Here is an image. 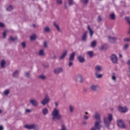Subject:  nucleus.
Masks as SVG:
<instances>
[{
	"label": "nucleus",
	"mask_w": 130,
	"mask_h": 130,
	"mask_svg": "<svg viewBox=\"0 0 130 130\" xmlns=\"http://www.w3.org/2000/svg\"><path fill=\"white\" fill-rule=\"evenodd\" d=\"M51 116L52 117V120L54 121L55 120H61L62 119V115L60 114L59 110L56 108H54L52 111Z\"/></svg>",
	"instance_id": "obj_1"
},
{
	"label": "nucleus",
	"mask_w": 130,
	"mask_h": 130,
	"mask_svg": "<svg viewBox=\"0 0 130 130\" xmlns=\"http://www.w3.org/2000/svg\"><path fill=\"white\" fill-rule=\"evenodd\" d=\"M113 119V117H112V114H108V117H104V123L106 127H107V128H109L110 124L111 123V121H112Z\"/></svg>",
	"instance_id": "obj_2"
},
{
	"label": "nucleus",
	"mask_w": 130,
	"mask_h": 130,
	"mask_svg": "<svg viewBox=\"0 0 130 130\" xmlns=\"http://www.w3.org/2000/svg\"><path fill=\"white\" fill-rule=\"evenodd\" d=\"M24 127L27 129L39 130V127L38 126V125L35 123L26 124L24 126Z\"/></svg>",
	"instance_id": "obj_3"
},
{
	"label": "nucleus",
	"mask_w": 130,
	"mask_h": 130,
	"mask_svg": "<svg viewBox=\"0 0 130 130\" xmlns=\"http://www.w3.org/2000/svg\"><path fill=\"white\" fill-rule=\"evenodd\" d=\"M50 102V97L48 94H46L44 98L41 101V104L43 106H45L47 104H48Z\"/></svg>",
	"instance_id": "obj_4"
},
{
	"label": "nucleus",
	"mask_w": 130,
	"mask_h": 130,
	"mask_svg": "<svg viewBox=\"0 0 130 130\" xmlns=\"http://www.w3.org/2000/svg\"><path fill=\"white\" fill-rule=\"evenodd\" d=\"M75 80L76 82H78L80 84H83L84 83V78L81 74H78L75 76Z\"/></svg>",
	"instance_id": "obj_5"
},
{
	"label": "nucleus",
	"mask_w": 130,
	"mask_h": 130,
	"mask_svg": "<svg viewBox=\"0 0 130 130\" xmlns=\"http://www.w3.org/2000/svg\"><path fill=\"white\" fill-rule=\"evenodd\" d=\"M90 89L94 92H99L100 91V86L97 84H92L90 87Z\"/></svg>",
	"instance_id": "obj_6"
},
{
	"label": "nucleus",
	"mask_w": 130,
	"mask_h": 130,
	"mask_svg": "<svg viewBox=\"0 0 130 130\" xmlns=\"http://www.w3.org/2000/svg\"><path fill=\"white\" fill-rule=\"evenodd\" d=\"M100 123H101V120H98L95 121L94 123L93 127H95L99 130L101 129V127H102V125Z\"/></svg>",
	"instance_id": "obj_7"
},
{
	"label": "nucleus",
	"mask_w": 130,
	"mask_h": 130,
	"mask_svg": "<svg viewBox=\"0 0 130 130\" xmlns=\"http://www.w3.org/2000/svg\"><path fill=\"white\" fill-rule=\"evenodd\" d=\"M117 125L121 128H126V126L124 124V122L121 119L117 120Z\"/></svg>",
	"instance_id": "obj_8"
},
{
	"label": "nucleus",
	"mask_w": 130,
	"mask_h": 130,
	"mask_svg": "<svg viewBox=\"0 0 130 130\" xmlns=\"http://www.w3.org/2000/svg\"><path fill=\"white\" fill-rule=\"evenodd\" d=\"M29 103L31 104V105L34 106V107H37V106H38L39 105L38 101H37V100L35 99H30L29 100Z\"/></svg>",
	"instance_id": "obj_9"
},
{
	"label": "nucleus",
	"mask_w": 130,
	"mask_h": 130,
	"mask_svg": "<svg viewBox=\"0 0 130 130\" xmlns=\"http://www.w3.org/2000/svg\"><path fill=\"white\" fill-rule=\"evenodd\" d=\"M88 38V32L87 31H84L81 37V40L83 41V42H86L87 41V39Z\"/></svg>",
	"instance_id": "obj_10"
},
{
	"label": "nucleus",
	"mask_w": 130,
	"mask_h": 130,
	"mask_svg": "<svg viewBox=\"0 0 130 130\" xmlns=\"http://www.w3.org/2000/svg\"><path fill=\"white\" fill-rule=\"evenodd\" d=\"M77 59L79 62H80V63H84V62L86 61V59H85V57L81 55H79L77 56Z\"/></svg>",
	"instance_id": "obj_11"
},
{
	"label": "nucleus",
	"mask_w": 130,
	"mask_h": 130,
	"mask_svg": "<svg viewBox=\"0 0 130 130\" xmlns=\"http://www.w3.org/2000/svg\"><path fill=\"white\" fill-rule=\"evenodd\" d=\"M62 72H63L62 68H58L53 70L54 74H55L56 75H58L59 74H60V73H62Z\"/></svg>",
	"instance_id": "obj_12"
},
{
	"label": "nucleus",
	"mask_w": 130,
	"mask_h": 130,
	"mask_svg": "<svg viewBox=\"0 0 130 130\" xmlns=\"http://www.w3.org/2000/svg\"><path fill=\"white\" fill-rule=\"evenodd\" d=\"M118 109L120 111V112H122V113H125V112H127V108L126 107H122L121 106H119L118 107Z\"/></svg>",
	"instance_id": "obj_13"
},
{
	"label": "nucleus",
	"mask_w": 130,
	"mask_h": 130,
	"mask_svg": "<svg viewBox=\"0 0 130 130\" xmlns=\"http://www.w3.org/2000/svg\"><path fill=\"white\" fill-rule=\"evenodd\" d=\"M99 50L100 51H102L103 50H106V49H108V45L107 44H104L101 46L98 47Z\"/></svg>",
	"instance_id": "obj_14"
},
{
	"label": "nucleus",
	"mask_w": 130,
	"mask_h": 130,
	"mask_svg": "<svg viewBox=\"0 0 130 130\" xmlns=\"http://www.w3.org/2000/svg\"><path fill=\"white\" fill-rule=\"evenodd\" d=\"M111 59L113 62V63H117V56L115 54H112L111 56Z\"/></svg>",
	"instance_id": "obj_15"
},
{
	"label": "nucleus",
	"mask_w": 130,
	"mask_h": 130,
	"mask_svg": "<svg viewBox=\"0 0 130 130\" xmlns=\"http://www.w3.org/2000/svg\"><path fill=\"white\" fill-rule=\"evenodd\" d=\"M108 39L110 42H111V43H115V42H116V40H117V38L114 37H111L110 36L108 37Z\"/></svg>",
	"instance_id": "obj_16"
},
{
	"label": "nucleus",
	"mask_w": 130,
	"mask_h": 130,
	"mask_svg": "<svg viewBox=\"0 0 130 130\" xmlns=\"http://www.w3.org/2000/svg\"><path fill=\"white\" fill-rule=\"evenodd\" d=\"M94 70L95 73H100V72H102V66L97 65L95 67Z\"/></svg>",
	"instance_id": "obj_17"
},
{
	"label": "nucleus",
	"mask_w": 130,
	"mask_h": 130,
	"mask_svg": "<svg viewBox=\"0 0 130 130\" xmlns=\"http://www.w3.org/2000/svg\"><path fill=\"white\" fill-rule=\"evenodd\" d=\"M94 118L96 120H101V115L98 112H96L94 113Z\"/></svg>",
	"instance_id": "obj_18"
},
{
	"label": "nucleus",
	"mask_w": 130,
	"mask_h": 130,
	"mask_svg": "<svg viewBox=\"0 0 130 130\" xmlns=\"http://www.w3.org/2000/svg\"><path fill=\"white\" fill-rule=\"evenodd\" d=\"M87 30H88L89 32L90 37H93V35H94V30L91 28V26H90L89 25H87Z\"/></svg>",
	"instance_id": "obj_19"
},
{
	"label": "nucleus",
	"mask_w": 130,
	"mask_h": 130,
	"mask_svg": "<svg viewBox=\"0 0 130 130\" xmlns=\"http://www.w3.org/2000/svg\"><path fill=\"white\" fill-rule=\"evenodd\" d=\"M68 55V51L65 50L62 53V55L59 57V59H64V58Z\"/></svg>",
	"instance_id": "obj_20"
},
{
	"label": "nucleus",
	"mask_w": 130,
	"mask_h": 130,
	"mask_svg": "<svg viewBox=\"0 0 130 130\" xmlns=\"http://www.w3.org/2000/svg\"><path fill=\"white\" fill-rule=\"evenodd\" d=\"M76 55V52H74L71 54L69 60L70 61H73L75 59V56Z\"/></svg>",
	"instance_id": "obj_21"
},
{
	"label": "nucleus",
	"mask_w": 130,
	"mask_h": 130,
	"mask_svg": "<svg viewBox=\"0 0 130 130\" xmlns=\"http://www.w3.org/2000/svg\"><path fill=\"white\" fill-rule=\"evenodd\" d=\"M38 79L40 80H42V81H45L47 78L46 77V76L44 75V74H41L38 77Z\"/></svg>",
	"instance_id": "obj_22"
},
{
	"label": "nucleus",
	"mask_w": 130,
	"mask_h": 130,
	"mask_svg": "<svg viewBox=\"0 0 130 130\" xmlns=\"http://www.w3.org/2000/svg\"><path fill=\"white\" fill-rule=\"evenodd\" d=\"M39 55L41 57H44V56H45V52H44V50L42 49L40 50L39 52Z\"/></svg>",
	"instance_id": "obj_23"
},
{
	"label": "nucleus",
	"mask_w": 130,
	"mask_h": 130,
	"mask_svg": "<svg viewBox=\"0 0 130 130\" xmlns=\"http://www.w3.org/2000/svg\"><path fill=\"white\" fill-rule=\"evenodd\" d=\"M94 75L96 79H101L103 77V74H99V72L95 73Z\"/></svg>",
	"instance_id": "obj_24"
},
{
	"label": "nucleus",
	"mask_w": 130,
	"mask_h": 130,
	"mask_svg": "<svg viewBox=\"0 0 130 130\" xmlns=\"http://www.w3.org/2000/svg\"><path fill=\"white\" fill-rule=\"evenodd\" d=\"M12 77H13V78H18V77H19V71L16 70L13 72Z\"/></svg>",
	"instance_id": "obj_25"
},
{
	"label": "nucleus",
	"mask_w": 130,
	"mask_h": 130,
	"mask_svg": "<svg viewBox=\"0 0 130 130\" xmlns=\"http://www.w3.org/2000/svg\"><path fill=\"white\" fill-rule=\"evenodd\" d=\"M24 76L27 79H31V72L29 71L25 72Z\"/></svg>",
	"instance_id": "obj_26"
},
{
	"label": "nucleus",
	"mask_w": 130,
	"mask_h": 130,
	"mask_svg": "<svg viewBox=\"0 0 130 130\" xmlns=\"http://www.w3.org/2000/svg\"><path fill=\"white\" fill-rule=\"evenodd\" d=\"M42 113L43 115H47V114H48V109L47 108H44L42 110Z\"/></svg>",
	"instance_id": "obj_27"
},
{
	"label": "nucleus",
	"mask_w": 130,
	"mask_h": 130,
	"mask_svg": "<svg viewBox=\"0 0 130 130\" xmlns=\"http://www.w3.org/2000/svg\"><path fill=\"white\" fill-rule=\"evenodd\" d=\"M74 110H75V107H74V106H72L71 105H70L69 106V111L70 113H73Z\"/></svg>",
	"instance_id": "obj_28"
},
{
	"label": "nucleus",
	"mask_w": 130,
	"mask_h": 130,
	"mask_svg": "<svg viewBox=\"0 0 130 130\" xmlns=\"http://www.w3.org/2000/svg\"><path fill=\"white\" fill-rule=\"evenodd\" d=\"M44 32H46V33H49V32H50L51 31V29H50V28L49 26H46L44 28Z\"/></svg>",
	"instance_id": "obj_29"
},
{
	"label": "nucleus",
	"mask_w": 130,
	"mask_h": 130,
	"mask_svg": "<svg viewBox=\"0 0 130 130\" xmlns=\"http://www.w3.org/2000/svg\"><path fill=\"white\" fill-rule=\"evenodd\" d=\"M13 10H14V7H13V6L12 5L9 6L6 9L7 12H12Z\"/></svg>",
	"instance_id": "obj_30"
},
{
	"label": "nucleus",
	"mask_w": 130,
	"mask_h": 130,
	"mask_svg": "<svg viewBox=\"0 0 130 130\" xmlns=\"http://www.w3.org/2000/svg\"><path fill=\"white\" fill-rule=\"evenodd\" d=\"M96 46H97V43H96V41H93L91 43L90 46L92 48L96 47Z\"/></svg>",
	"instance_id": "obj_31"
},
{
	"label": "nucleus",
	"mask_w": 130,
	"mask_h": 130,
	"mask_svg": "<svg viewBox=\"0 0 130 130\" xmlns=\"http://www.w3.org/2000/svg\"><path fill=\"white\" fill-rule=\"evenodd\" d=\"M93 53H94V52H93V51H89L87 52V54L89 56V57H90V58H92V57H93Z\"/></svg>",
	"instance_id": "obj_32"
},
{
	"label": "nucleus",
	"mask_w": 130,
	"mask_h": 130,
	"mask_svg": "<svg viewBox=\"0 0 130 130\" xmlns=\"http://www.w3.org/2000/svg\"><path fill=\"white\" fill-rule=\"evenodd\" d=\"M53 25L54 27H55V28L57 29V30L59 31V32H61V30H60V28H59V26L58 25V24H56V22H54Z\"/></svg>",
	"instance_id": "obj_33"
},
{
	"label": "nucleus",
	"mask_w": 130,
	"mask_h": 130,
	"mask_svg": "<svg viewBox=\"0 0 130 130\" xmlns=\"http://www.w3.org/2000/svg\"><path fill=\"white\" fill-rule=\"evenodd\" d=\"M109 19L114 21V20H115V14L114 13L111 14L109 16Z\"/></svg>",
	"instance_id": "obj_34"
},
{
	"label": "nucleus",
	"mask_w": 130,
	"mask_h": 130,
	"mask_svg": "<svg viewBox=\"0 0 130 130\" xmlns=\"http://www.w3.org/2000/svg\"><path fill=\"white\" fill-rule=\"evenodd\" d=\"M1 68H5L6 67V61L2 60L1 63Z\"/></svg>",
	"instance_id": "obj_35"
},
{
	"label": "nucleus",
	"mask_w": 130,
	"mask_h": 130,
	"mask_svg": "<svg viewBox=\"0 0 130 130\" xmlns=\"http://www.w3.org/2000/svg\"><path fill=\"white\" fill-rule=\"evenodd\" d=\"M4 95L8 96L10 94V89H6L4 92Z\"/></svg>",
	"instance_id": "obj_36"
},
{
	"label": "nucleus",
	"mask_w": 130,
	"mask_h": 130,
	"mask_svg": "<svg viewBox=\"0 0 130 130\" xmlns=\"http://www.w3.org/2000/svg\"><path fill=\"white\" fill-rule=\"evenodd\" d=\"M30 40H35V39H36V38H37V36H36V35L34 34L32 36H30Z\"/></svg>",
	"instance_id": "obj_37"
},
{
	"label": "nucleus",
	"mask_w": 130,
	"mask_h": 130,
	"mask_svg": "<svg viewBox=\"0 0 130 130\" xmlns=\"http://www.w3.org/2000/svg\"><path fill=\"white\" fill-rule=\"evenodd\" d=\"M68 4L69 6H73L74 5V1L73 0H68Z\"/></svg>",
	"instance_id": "obj_38"
},
{
	"label": "nucleus",
	"mask_w": 130,
	"mask_h": 130,
	"mask_svg": "<svg viewBox=\"0 0 130 130\" xmlns=\"http://www.w3.org/2000/svg\"><path fill=\"white\" fill-rule=\"evenodd\" d=\"M10 40H11V41H13V42L16 41V40H17L18 39V38L16 37H15L14 38L13 37H10Z\"/></svg>",
	"instance_id": "obj_39"
},
{
	"label": "nucleus",
	"mask_w": 130,
	"mask_h": 130,
	"mask_svg": "<svg viewBox=\"0 0 130 130\" xmlns=\"http://www.w3.org/2000/svg\"><path fill=\"white\" fill-rule=\"evenodd\" d=\"M60 130H67V126H66V125L64 124H62L61 125V128Z\"/></svg>",
	"instance_id": "obj_40"
},
{
	"label": "nucleus",
	"mask_w": 130,
	"mask_h": 130,
	"mask_svg": "<svg viewBox=\"0 0 130 130\" xmlns=\"http://www.w3.org/2000/svg\"><path fill=\"white\" fill-rule=\"evenodd\" d=\"M125 20H126V22L128 23V24H129V25H130L129 17H125Z\"/></svg>",
	"instance_id": "obj_41"
},
{
	"label": "nucleus",
	"mask_w": 130,
	"mask_h": 130,
	"mask_svg": "<svg viewBox=\"0 0 130 130\" xmlns=\"http://www.w3.org/2000/svg\"><path fill=\"white\" fill-rule=\"evenodd\" d=\"M128 44H125L124 46V47H123V49L124 50H126L127 49V48H128Z\"/></svg>",
	"instance_id": "obj_42"
},
{
	"label": "nucleus",
	"mask_w": 130,
	"mask_h": 130,
	"mask_svg": "<svg viewBox=\"0 0 130 130\" xmlns=\"http://www.w3.org/2000/svg\"><path fill=\"white\" fill-rule=\"evenodd\" d=\"M44 47H45V48H47V47H48V46L47 45V42H44Z\"/></svg>",
	"instance_id": "obj_43"
},
{
	"label": "nucleus",
	"mask_w": 130,
	"mask_h": 130,
	"mask_svg": "<svg viewBox=\"0 0 130 130\" xmlns=\"http://www.w3.org/2000/svg\"><path fill=\"white\" fill-rule=\"evenodd\" d=\"M82 3L84 5H87L89 3V0H83L82 1Z\"/></svg>",
	"instance_id": "obj_44"
},
{
	"label": "nucleus",
	"mask_w": 130,
	"mask_h": 130,
	"mask_svg": "<svg viewBox=\"0 0 130 130\" xmlns=\"http://www.w3.org/2000/svg\"><path fill=\"white\" fill-rule=\"evenodd\" d=\"M112 80H113L114 82H116V77L115 75H113L112 76Z\"/></svg>",
	"instance_id": "obj_45"
},
{
	"label": "nucleus",
	"mask_w": 130,
	"mask_h": 130,
	"mask_svg": "<svg viewBox=\"0 0 130 130\" xmlns=\"http://www.w3.org/2000/svg\"><path fill=\"white\" fill-rule=\"evenodd\" d=\"M101 21H102V18H101V16L100 15H99L98 16V21L99 22V23H100L101 22Z\"/></svg>",
	"instance_id": "obj_46"
},
{
	"label": "nucleus",
	"mask_w": 130,
	"mask_h": 130,
	"mask_svg": "<svg viewBox=\"0 0 130 130\" xmlns=\"http://www.w3.org/2000/svg\"><path fill=\"white\" fill-rule=\"evenodd\" d=\"M124 41H125L126 42H129L130 38H126L124 39Z\"/></svg>",
	"instance_id": "obj_47"
},
{
	"label": "nucleus",
	"mask_w": 130,
	"mask_h": 130,
	"mask_svg": "<svg viewBox=\"0 0 130 130\" xmlns=\"http://www.w3.org/2000/svg\"><path fill=\"white\" fill-rule=\"evenodd\" d=\"M57 4L58 5H61L62 4V0H57Z\"/></svg>",
	"instance_id": "obj_48"
},
{
	"label": "nucleus",
	"mask_w": 130,
	"mask_h": 130,
	"mask_svg": "<svg viewBox=\"0 0 130 130\" xmlns=\"http://www.w3.org/2000/svg\"><path fill=\"white\" fill-rule=\"evenodd\" d=\"M21 45H22L23 48H26V43H25L24 42H23L21 43Z\"/></svg>",
	"instance_id": "obj_49"
},
{
	"label": "nucleus",
	"mask_w": 130,
	"mask_h": 130,
	"mask_svg": "<svg viewBox=\"0 0 130 130\" xmlns=\"http://www.w3.org/2000/svg\"><path fill=\"white\" fill-rule=\"evenodd\" d=\"M25 112L26 113H30V112H32V110L27 109L25 110Z\"/></svg>",
	"instance_id": "obj_50"
},
{
	"label": "nucleus",
	"mask_w": 130,
	"mask_h": 130,
	"mask_svg": "<svg viewBox=\"0 0 130 130\" xmlns=\"http://www.w3.org/2000/svg\"><path fill=\"white\" fill-rule=\"evenodd\" d=\"M6 37H7V30H5L3 32V37L4 38H6Z\"/></svg>",
	"instance_id": "obj_51"
},
{
	"label": "nucleus",
	"mask_w": 130,
	"mask_h": 130,
	"mask_svg": "<svg viewBox=\"0 0 130 130\" xmlns=\"http://www.w3.org/2000/svg\"><path fill=\"white\" fill-rule=\"evenodd\" d=\"M73 62H72V61H70L69 62V64H68V66H69V67L70 68H71V67H73Z\"/></svg>",
	"instance_id": "obj_52"
},
{
	"label": "nucleus",
	"mask_w": 130,
	"mask_h": 130,
	"mask_svg": "<svg viewBox=\"0 0 130 130\" xmlns=\"http://www.w3.org/2000/svg\"><path fill=\"white\" fill-rule=\"evenodd\" d=\"M83 119H85V120H87V119H89V117L87 115H84Z\"/></svg>",
	"instance_id": "obj_53"
},
{
	"label": "nucleus",
	"mask_w": 130,
	"mask_h": 130,
	"mask_svg": "<svg viewBox=\"0 0 130 130\" xmlns=\"http://www.w3.org/2000/svg\"><path fill=\"white\" fill-rule=\"evenodd\" d=\"M43 67L45 68V69H48L49 68V64H43Z\"/></svg>",
	"instance_id": "obj_54"
},
{
	"label": "nucleus",
	"mask_w": 130,
	"mask_h": 130,
	"mask_svg": "<svg viewBox=\"0 0 130 130\" xmlns=\"http://www.w3.org/2000/svg\"><path fill=\"white\" fill-rule=\"evenodd\" d=\"M57 57L56 55H55V54H53V56L51 57L52 59H56Z\"/></svg>",
	"instance_id": "obj_55"
},
{
	"label": "nucleus",
	"mask_w": 130,
	"mask_h": 130,
	"mask_svg": "<svg viewBox=\"0 0 130 130\" xmlns=\"http://www.w3.org/2000/svg\"><path fill=\"white\" fill-rule=\"evenodd\" d=\"M5 26V24L3 23L2 22H0V27L3 28V27Z\"/></svg>",
	"instance_id": "obj_56"
},
{
	"label": "nucleus",
	"mask_w": 130,
	"mask_h": 130,
	"mask_svg": "<svg viewBox=\"0 0 130 130\" xmlns=\"http://www.w3.org/2000/svg\"><path fill=\"white\" fill-rule=\"evenodd\" d=\"M97 128H95V127H91L90 130H97Z\"/></svg>",
	"instance_id": "obj_57"
},
{
	"label": "nucleus",
	"mask_w": 130,
	"mask_h": 130,
	"mask_svg": "<svg viewBox=\"0 0 130 130\" xmlns=\"http://www.w3.org/2000/svg\"><path fill=\"white\" fill-rule=\"evenodd\" d=\"M83 124H84V125H87V124H88V123L87 122V121H84L83 122Z\"/></svg>",
	"instance_id": "obj_58"
},
{
	"label": "nucleus",
	"mask_w": 130,
	"mask_h": 130,
	"mask_svg": "<svg viewBox=\"0 0 130 130\" xmlns=\"http://www.w3.org/2000/svg\"><path fill=\"white\" fill-rule=\"evenodd\" d=\"M83 92H84L85 93H87V92H88V89H87L86 88H84Z\"/></svg>",
	"instance_id": "obj_59"
},
{
	"label": "nucleus",
	"mask_w": 130,
	"mask_h": 130,
	"mask_svg": "<svg viewBox=\"0 0 130 130\" xmlns=\"http://www.w3.org/2000/svg\"><path fill=\"white\" fill-rule=\"evenodd\" d=\"M64 6L65 9L66 10L68 9V6L67 5V3H64Z\"/></svg>",
	"instance_id": "obj_60"
},
{
	"label": "nucleus",
	"mask_w": 130,
	"mask_h": 130,
	"mask_svg": "<svg viewBox=\"0 0 130 130\" xmlns=\"http://www.w3.org/2000/svg\"><path fill=\"white\" fill-rule=\"evenodd\" d=\"M54 104H55L56 107H57V106H58V103H57V102H55V103H54Z\"/></svg>",
	"instance_id": "obj_61"
},
{
	"label": "nucleus",
	"mask_w": 130,
	"mask_h": 130,
	"mask_svg": "<svg viewBox=\"0 0 130 130\" xmlns=\"http://www.w3.org/2000/svg\"><path fill=\"white\" fill-rule=\"evenodd\" d=\"M0 130H4V127L2 125H0Z\"/></svg>",
	"instance_id": "obj_62"
},
{
	"label": "nucleus",
	"mask_w": 130,
	"mask_h": 130,
	"mask_svg": "<svg viewBox=\"0 0 130 130\" xmlns=\"http://www.w3.org/2000/svg\"><path fill=\"white\" fill-rule=\"evenodd\" d=\"M127 64H128V66H130V60L128 61Z\"/></svg>",
	"instance_id": "obj_63"
},
{
	"label": "nucleus",
	"mask_w": 130,
	"mask_h": 130,
	"mask_svg": "<svg viewBox=\"0 0 130 130\" xmlns=\"http://www.w3.org/2000/svg\"><path fill=\"white\" fill-rule=\"evenodd\" d=\"M32 26L34 28H36V25H35V24H32Z\"/></svg>",
	"instance_id": "obj_64"
}]
</instances>
